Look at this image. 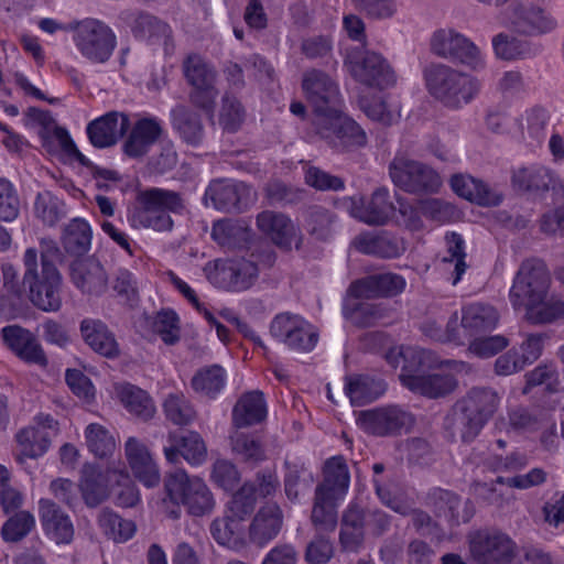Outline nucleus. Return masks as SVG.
<instances>
[{
  "label": "nucleus",
  "instance_id": "f257e3e1",
  "mask_svg": "<svg viewBox=\"0 0 564 564\" xmlns=\"http://www.w3.org/2000/svg\"><path fill=\"white\" fill-rule=\"evenodd\" d=\"M186 202L180 192L150 187L137 194L135 203L129 210L128 221L132 228L171 232L174 228L172 215H182Z\"/></svg>",
  "mask_w": 564,
  "mask_h": 564
},
{
  "label": "nucleus",
  "instance_id": "f03ea898",
  "mask_svg": "<svg viewBox=\"0 0 564 564\" xmlns=\"http://www.w3.org/2000/svg\"><path fill=\"white\" fill-rule=\"evenodd\" d=\"M424 79L430 95L452 110L470 104L481 89L479 79L444 64L427 67Z\"/></svg>",
  "mask_w": 564,
  "mask_h": 564
},
{
  "label": "nucleus",
  "instance_id": "7ed1b4c3",
  "mask_svg": "<svg viewBox=\"0 0 564 564\" xmlns=\"http://www.w3.org/2000/svg\"><path fill=\"white\" fill-rule=\"evenodd\" d=\"M24 299L41 311L57 312L62 307L63 278L57 267L39 269L37 249L28 248L22 257Z\"/></svg>",
  "mask_w": 564,
  "mask_h": 564
},
{
  "label": "nucleus",
  "instance_id": "20e7f679",
  "mask_svg": "<svg viewBox=\"0 0 564 564\" xmlns=\"http://www.w3.org/2000/svg\"><path fill=\"white\" fill-rule=\"evenodd\" d=\"M499 404L500 397L495 390L473 388L456 402L453 415L447 421L464 443H470L492 417Z\"/></svg>",
  "mask_w": 564,
  "mask_h": 564
},
{
  "label": "nucleus",
  "instance_id": "39448f33",
  "mask_svg": "<svg viewBox=\"0 0 564 564\" xmlns=\"http://www.w3.org/2000/svg\"><path fill=\"white\" fill-rule=\"evenodd\" d=\"M164 488L169 500L175 505V508L170 511V516L174 519L180 517V505L195 517L210 513L215 507L214 496L206 482L199 477H191L184 469L169 474Z\"/></svg>",
  "mask_w": 564,
  "mask_h": 564
},
{
  "label": "nucleus",
  "instance_id": "423d86ee",
  "mask_svg": "<svg viewBox=\"0 0 564 564\" xmlns=\"http://www.w3.org/2000/svg\"><path fill=\"white\" fill-rule=\"evenodd\" d=\"M389 175L397 187L410 194H433L442 185L435 170L403 153H397L389 163Z\"/></svg>",
  "mask_w": 564,
  "mask_h": 564
},
{
  "label": "nucleus",
  "instance_id": "0eeeda50",
  "mask_svg": "<svg viewBox=\"0 0 564 564\" xmlns=\"http://www.w3.org/2000/svg\"><path fill=\"white\" fill-rule=\"evenodd\" d=\"M73 41L80 54L93 63L104 64L111 57L117 36L105 22L87 18L74 23Z\"/></svg>",
  "mask_w": 564,
  "mask_h": 564
},
{
  "label": "nucleus",
  "instance_id": "6e6552de",
  "mask_svg": "<svg viewBox=\"0 0 564 564\" xmlns=\"http://www.w3.org/2000/svg\"><path fill=\"white\" fill-rule=\"evenodd\" d=\"M551 285V275L543 261L539 259L524 260L509 292V299L514 310L527 308L540 296H546Z\"/></svg>",
  "mask_w": 564,
  "mask_h": 564
},
{
  "label": "nucleus",
  "instance_id": "1a4fd4ad",
  "mask_svg": "<svg viewBox=\"0 0 564 564\" xmlns=\"http://www.w3.org/2000/svg\"><path fill=\"white\" fill-rule=\"evenodd\" d=\"M351 76L359 83L380 89L395 83V75L388 61L372 51L354 47L347 51L345 58Z\"/></svg>",
  "mask_w": 564,
  "mask_h": 564
},
{
  "label": "nucleus",
  "instance_id": "9d476101",
  "mask_svg": "<svg viewBox=\"0 0 564 564\" xmlns=\"http://www.w3.org/2000/svg\"><path fill=\"white\" fill-rule=\"evenodd\" d=\"M313 124L316 133L336 151H348L367 143L364 129L355 120L345 116L341 107L337 109L336 113L314 119Z\"/></svg>",
  "mask_w": 564,
  "mask_h": 564
},
{
  "label": "nucleus",
  "instance_id": "9b49d317",
  "mask_svg": "<svg viewBox=\"0 0 564 564\" xmlns=\"http://www.w3.org/2000/svg\"><path fill=\"white\" fill-rule=\"evenodd\" d=\"M270 335L288 348L300 351H312L318 334L314 326L299 314L283 312L276 314L270 323Z\"/></svg>",
  "mask_w": 564,
  "mask_h": 564
},
{
  "label": "nucleus",
  "instance_id": "f8f14e48",
  "mask_svg": "<svg viewBox=\"0 0 564 564\" xmlns=\"http://www.w3.org/2000/svg\"><path fill=\"white\" fill-rule=\"evenodd\" d=\"M505 25L521 35L541 36L553 32L557 21L545 8L516 2L506 10Z\"/></svg>",
  "mask_w": 564,
  "mask_h": 564
},
{
  "label": "nucleus",
  "instance_id": "ddd939ff",
  "mask_svg": "<svg viewBox=\"0 0 564 564\" xmlns=\"http://www.w3.org/2000/svg\"><path fill=\"white\" fill-rule=\"evenodd\" d=\"M182 68L186 82L193 87L189 95L192 104L206 112L213 111L217 97L214 68L197 54L188 55Z\"/></svg>",
  "mask_w": 564,
  "mask_h": 564
},
{
  "label": "nucleus",
  "instance_id": "4468645a",
  "mask_svg": "<svg viewBox=\"0 0 564 564\" xmlns=\"http://www.w3.org/2000/svg\"><path fill=\"white\" fill-rule=\"evenodd\" d=\"M302 89L307 102L312 106L315 119L328 113H336L341 107L339 87L330 76L318 69L304 73Z\"/></svg>",
  "mask_w": 564,
  "mask_h": 564
},
{
  "label": "nucleus",
  "instance_id": "2eb2a0df",
  "mask_svg": "<svg viewBox=\"0 0 564 564\" xmlns=\"http://www.w3.org/2000/svg\"><path fill=\"white\" fill-rule=\"evenodd\" d=\"M361 429L376 436H392L408 432L414 424V416L399 405H387L360 412Z\"/></svg>",
  "mask_w": 564,
  "mask_h": 564
},
{
  "label": "nucleus",
  "instance_id": "dca6fc26",
  "mask_svg": "<svg viewBox=\"0 0 564 564\" xmlns=\"http://www.w3.org/2000/svg\"><path fill=\"white\" fill-rule=\"evenodd\" d=\"M431 48L437 56L458 61L473 69L485 66L480 50L469 39L451 29L436 31L431 40Z\"/></svg>",
  "mask_w": 564,
  "mask_h": 564
},
{
  "label": "nucleus",
  "instance_id": "f3484780",
  "mask_svg": "<svg viewBox=\"0 0 564 564\" xmlns=\"http://www.w3.org/2000/svg\"><path fill=\"white\" fill-rule=\"evenodd\" d=\"M343 205L352 218L369 226L387 224L395 209L390 200L389 191L384 187L377 188L369 197H346Z\"/></svg>",
  "mask_w": 564,
  "mask_h": 564
},
{
  "label": "nucleus",
  "instance_id": "a211bd4d",
  "mask_svg": "<svg viewBox=\"0 0 564 564\" xmlns=\"http://www.w3.org/2000/svg\"><path fill=\"white\" fill-rule=\"evenodd\" d=\"M259 268L253 260H216L207 273L208 280L218 288L240 292L248 290L258 279Z\"/></svg>",
  "mask_w": 564,
  "mask_h": 564
},
{
  "label": "nucleus",
  "instance_id": "6ab92c4d",
  "mask_svg": "<svg viewBox=\"0 0 564 564\" xmlns=\"http://www.w3.org/2000/svg\"><path fill=\"white\" fill-rule=\"evenodd\" d=\"M469 549L480 564H511L516 543L501 532L478 531L470 536Z\"/></svg>",
  "mask_w": 564,
  "mask_h": 564
},
{
  "label": "nucleus",
  "instance_id": "aec40b11",
  "mask_svg": "<svg viewBox=\"0 0 564 564\" xmlns=\"http://www.w3.org/2000/svg\"><path fill=\"white\" fill-rule=\"evenodd\" d=\"M122 18L130 25L135 39L151 46H162L167 55L173 53L172 30L167 23L145 12L127 11L122 13Z\"/></svg>",
  "mask_w": 564,
  "mask_h": 564
},
{
  "label": "nucleus",
  "instance_id": "412c9836",
  "mask_svg": "<svg viewBox=\"0 0 564 564\" xmlns=\"http://www.w3.org/2000/svg\"><path fill=\"white\" fill-rule=\"evenodd\" d=\"M122 143V152L130 159H140L147 155L152 147L164 134L163 121L154 116L138 119L130 126Z\"/></svg>",
  "mask_w": 564,
  "mask_h": 564
},
{
  "label": "nucleus",
  "instance_id": "4be33fe9",
  "mask_svg": "<svg viewBox=\"0 0 564 564\" xmlns=\"http://www.w3.org/2000/svg\"><path fill=\"white\" fill-rule=\"evenodd\" d=\"M69 276L74 286L84 295L98 297L108 290V274L94 257L73 261Z\"/></svg>",
  "mask_w": 564,
  "mask_h": 564
},
{
  "label": "nucleus",
  "instance_id": "5701e85b",
  "mask_svg": "<svg viewBox=\"0 0 564 564\" xmlns=\"http://www.w3.org/2000/svg\"><path fill=\"white\" fill-rule=\"evenodd\" d=\"M130 118L120 111H109L94 120L86 127L89 142L97 149L113 147L128 132Z\"/></svg>",
  "mask_w": 564,
  "mask_h": 564
},
{
  "label": "nucleus",
  "instance_id": "b1692460",
  "mask_svg": "<svg viewBox=\"0 0 564 564\" xmlns=\"http://www.w3.org/2000/svg\"><path fill=\"white\" fill-rule=\"evenodd\" d=\"M163 452L166 460L171 464L180 463L183 457L189 465L199 466L207 458V447L203 437L193 431L183 435L170 433Z\"/></svg>",
  "mask_w": 564,
  "mask_h": 564
},
{
  "label": "nucleus",
  "instance_id": "393cba45",
  "mask_svg": "<svg viewBox=\"0 0 564 564\" xmlns=\"http://www.w3.org/2000/svg\"><path fill=\"white\" fill-rule=\"evenodd\" d=\"M249 188L245 183L213 181L205 191L204 202L223 212H241L247 206Z\"/></svg>",
  "mask_w": 564,
  "mask_h": 564
},
{
  "label": "nucleus",
  "instance_id": "a878e982",
  "mask_svg": "<svg viewBox=\"0 0 564 564\" xmlns=\"http://www.w3.org/2000/svg\"><path fill=\"white\" fill-rule=\"evenodd\" d=\"M406 282L397 273L371 274L352 282L348 289L355 299H377L395 296L403 292Z\"/></svg>",
  "mask_w": 564,
  "mask_h": 564
},
{
  "label": "nucleus",
  "instance_id": "bb28decb",
  "mask_svg": "<svg viewBox=\"0 0 564 564\" xmlns=\"http://www.w3.org/2000/svg\"><path fill=\"white\" fill-rule=\"evenodd\" d=\"M1 337L6 346L21 360L42 367L47 365L41 344L30 330L19 325H8L1 329Z\"/></svg>",
  "mask_w": 564,
  "mask_h": 564
},
{
  "label": "nucleus",
  "instance_id": "cd10ccee",
  "mask_svg": "<svg viewBox=\"0 0 564 564\" xmlns=\"http://www.w3.org/2000/svg\"><path fill=\"white\" fill-rule=\"evenodd\" d=\"M323 479L316 486L315 492L334 501H343L350 485V473L343 455L327 458L324 463Z\"/></svg>",
  "mask_w": 564,
  "mask_h": 564
},
{
  "label": "nucleus",
  "instance_id": "c85d7f7f",
  "mask_svg": "<svg viewBox=\"0 0 564 564\" xmlns=\"http://www.w3.org/2000/svg\"><path fill=\"white\" fill-rule=\"evenodd\" d=\"M420 329L426 337L436 341H456L458 336V314L448 306H431Z\"/></svg>",
  "mask_w": 564,
  "mask_h": 564
},
{
  "label": "nucleus",
  "instance_id": "c756f323",
  "mask_svg": "<svg viewBox=\"0 0 564 564\" xmlns=\"http://www.w3.org/2000/svg\"><path fill=\"white\" fill-rule=\"evenodd\" d=\"M40 521L44 533L57 544H67L73 540V523L58 505L50 499L39 500Z\"/></svg>",
  "mask_w": 564,
  "mask_h": 564
},
{
  "label": "nucleus",
  "instance_id": "7c9ffc66",
  "mask_svg": "<svg viewBox=\"0 0 564 564\" xmlns=\"http://www.w3.org/2000/svg\"><path fill=\"white\" fill-rule=\"evenodd\" d=\"M124 453L134 477L151 488L159 484L160 471L149 448L138 438L131 436L126 441Z\"/></svg>",
  "mask_w": 564,
  "mask_h": 564
},
{
  "label": "nucleus",
  "instance_id": "2f4dec72",
  "mask_svg": "<svg viewBox=\"0 0 564 564\" xmlns=\"http://www.w3.org/2000/svg\"><path fill=\"white\" fill-rule=\"evenodd\" d=\"M399 378L404 387L429 398L444 397L457 387L455 377L449 373L415 375L404 367Z\"/></svg>",
  "mask_w": 564,
  "mask_h": 564
},
{
  "label": "nucleus",
  "instance_id": "473e14b6",
  "mask_svg": "<svg viewBox=\"0 0 564 564\" xmlns=\"http://www.w3.org/2000/svg\"><path fill=\"white\" fill-rule=\"evenodd\" d=\"M257 226L271 241L285 250L292 248L299 236V229L284 214L273 210H263L257 216Z\"/></svg>",
  "mask_w": 564,
  "mask_h": 564
},
{
  "label": "nucleus",
  "instance_id": "72a5a7b5",
  "mask_svg": "<svg viewBox=\"0 0 564 564\" xmlns=\"http://www.w3.org/2000/svg\"><path fill=\"white\" fill-rule=\"evenodd\" d=\"M511 185L518 192L542 194L549 192L551 186L556 189L555 174L551 169L533 163L514 169Z\"/></svg>",
  "mask_w": 564,
  "mask_h": 564
},
{
  "label": "nucleus",
  "instance_id": "f704fd0d",
  "mask_svg": "<svg viewBox=\"0 0 564 564\" xmlns=\"http://www.w3.org/2000/svg\"><path fill=\"white\" fill-rule=\"evenodd\" d=\"M367 532V508L351 501L344 510L339 541L346 551L356 552L362 545Z\"/></svg>",
  "mask_w": 564,
  "mask_h": 564
},
{
  "label": "nucleus",
  "instance_id": "c9c22d12",
  "mask_svg": "<svg viewBox=\"0 0 564 564\" xmlns=\"http://www.w3.org/2000/svg\"><path fill=\"white\" fill-rule=\"evenodd\" d=\"M354 246L364 254L382 259L399 258L406 250L403 239L388 231H382L378 235L360 234L354 239Z\"/></svg>",
  "mask_w": 564,
  "mask_h": 564
},
{
  "label": "nucleus",
  "instance_id": "e433bc0d",
  "mask_svg": "<svg viewBox=\"0 0 564 564\" xmlns=\"http://www.w3.org/2000/svg\"><path fill=\"white\" fill-rule=\"evenodd\" d=\"M283 524V513L279 505L265 503L262 506L249 525V539L258 545L264 546L275 539Z\"/></svg>",
  "mask_w": 564,
  "mask_h": 564
},
{
  "label": "nucleus",
  "instance_id": "4c0bfd02",
  "mask_svg": "<svg viewBox=\"0 0 564 564\" xmlns=\"http://www.w3.org/2000/svg\"><path fill=\"white\" fill-rule=\"evenodd\" d=\"M80 333L85 343L97 354L106 358L120 355L115 334L100 319L85 318L80 323Z\"/></svg>",
  "mask_w": 564,
  "mask_h": 564
},
{
  "label": "nucleus",
  "instance_id": "58836bf2",
  "mask_svg": "<svg viewBox=\"0 0 564 564\" xmlns=\"http://www.w3.org/2000/svg\"><path fill=\"white\" fill-rule=\"evenodd\" d=\"M171 124L180 139L189 147L198 148L205 140V128L198 113L177 105L171 110Z\"/></svg>",
  "mask_w": 564,
  "mask_h": 564
},
{
  "label": "nucleus",
  "instance_id": "ea45409f",
  "mask_svg": "<svg viewBox=\"0 0 564 564\" xmlns=\"http://www.w3.org/2000/svg\"><path fill=\"white\" fill-rule=\"evenodd\" d=\"M267 402L263 392L253 390L243 393L232 409V423L236 427H248L261 423L267 417Z\"/></svg>",
  "mask_w": 564,
  "mask_h": 564
},
{
  "label": "nucleus",
  "instance_id": "a19ab883",
  "mask_svg": "<svg viewBox=\"0 0 564 564\" xmlns=\"http://www.w3.org/2000/svg\"><path fill=\"white\" fill-rule=\"evenodd\" d=\"M499 322L497 310L487 303L474 302L462 308V327L469 336L494 330Z\"/></svg>",
  "mask_w": 564,
  "mask_h": 564
},
{
  "label": "nucleus",
  "instance_id": "79ce46f5",
  "mask_svg": "<svg viewBox=\"0 0 564 564\" xmlns=\"http://www.w3.org/2000/svg\"><path fill=\"white\" fill-rule=\"evenodd\" d=\"M113 393L132 415L143 421H148L154 415L155 406L152 399L139 387L128 382L115 383Z\"/></svg>",
  "mask_w": 564,
  "mask_h": 564
},
{
  "label": "nucleus",
  "instance_id": "37998d69",
  "mask_svg": "<svg viewBox=\"0 0 564 564\" xmlns=\"http://www.w3.org/2000/svg\"><path fill=\"white\" fill-rule=\"evenodd\" d=\"M387 390L382 379L369 375H354L346 378L345 392L352 405L361 406L379 399Z\"/></svg>",
  "mask_w": 564,
  "mask_h": 564
},
{
  "label": "nucleus",
  "instance_id": "c03bdc74",
  "mask_svg": "<svg viewBox=\"0 0 564 564\" xmlns=\"http://www.w3.org/2000/svg\"><path fill=\"white\" fill-rule=\"evenodd\" d=\"M227 384V372L220 365L199 368L191 379L195 393L208 400H215Z\"/></svg>",
  "mask_w": 564,
  "mask_h": 564
},
{
  "label": "nucleus",
  "instance_id": "a18cd8bd",
  "mask_svg": "<svg viewBox=\"0 0 564 564\" xmlns=\"http://www.w3.org/2000/svg\"><path fill=\"white\" fill-rule=\"evenodd\" d=\"M210 236L223 249L236 251L249 248L251 231L238 223L223 219L214 223Z\"/></svg>",
  "mask_w": 564,
  "mask_h": 564
},
{
  "label": "nucleus",
  "instance_id": "49530a36",
  "mask_svg": "<svg viewBox=\"0 0 564 564\" xmlns=\"http://www.w3.org/2000/svg\"><path fill=\"white\" fill-rule=\"evenodd\" d=\"M492 48L496 56L503 61L530 58L541 52L539 44L518 39L503 32L494 36Z\"/></svg>",
  "mask_w": 564,
  "mask_h": 564
},
{
  "label": "nucleus",
  "instance_id": "de8ad7c7",
  "mask_svg": "<svg viewBox=\"0 0 564 564\" xmlns=\"http://www.w3.org/2000/svg\"><path fill=\"white\" fill-rule=\"evenodd\" d=\"M54 135L58 140V143L62 150L73 159H75L80 165L89 167L91 170V174L94 178L98 182L99 187L106 186V184H101L100 181H110L118 182L120 181V175L115 170L104 169L97 166L90 162L76 147L73 139L70 138L68 131L62 127L54 128Z\"/></svg>",
  "mask_w": 564,
  "mask_h": 564
},
{
  "label": "nucleus",
  "instance_id": "09e8293b",
  "mask_svg": "<svg viewBox=\"0 0 564 564\" xmlns=\"http://www.w3.org/2000/svg\"><path fill=\"white\" fill-rule=\"evenodd\" d=\"M314 484L312 470L303 463L284 462L283 487L286 498L296 502L300 496L311 489Z\"/></svg>",
  "mask_w": 564,
  "mask_h": 564
},
{
  "label": "nucleus",
  "instance_id": "8fccbe9b",
  "mask_svg": "<svg viewBox=\"0 0 564 564\" xmlns=\"http://www.w3.org/2000/svg\"><path fill=\"white\" fill-rule=\"evenodd\" d=\"M429 503L434 507L438 516H444L448 521L454 524H458L460 521L467 522L471 514L465 510L464 514L459 513V507L462 505L460 498L449 491L442 488H434L429 492ZM468 502H465V509H467Z\"/></svg>",
  "mask_w": 564,
  "mask_h": 564
},
{
  "label": "nucleus",
  "instance_id": "3c124183",
  "mask_svg": "<svg viewBox=\"0 0 564 564\" xmlns=\"http://www.w3.org/2000/svg\"><path fill=\"white\" fill-rule=\"evenodd\" d=\"M452 189L460 197L479 205L497 204L487 185L469 175H454L451 178Z\"/></svg>",
  "mask_w": 564,
  "mask_h": 564
},
{
  "label": "nucleus",
  "instance_id": "603ef678",
  "mask_svg": "<svg viewBox=\"0 0 564 564\" xmlns=\"http://www.w3.org/2000/svg\"><path fill=\"white\" fill-rule=\"evenodd\" d=\"M91 237L89 224L84 219L75 218L64 229L63 247L69 254L82 256L89 250Z\"/></svg>",
  "mask_w": 564,
  "mask_h": 564
},
{
  "label": "nucleus",
  "instance_id": "864d4df0",
  "mask_svg": "<svg viewBox=\"0 0 564 564\" xmlns=\"http://www.w3.org/2000/svg\"><path fill=\"white\" fill-rule=\"evenodd\" d=\"M20 454L28 458H37L44 455L51 445V434L33 425L23 427L15 435Z\"/></svg>",
  "mask_w": 564,
  "mask_h": 564
},
{
  "label": "nucleus",
  "instance_id": "5fc2aeb1",
  "mask_svg": "<svg viewBox=\"0 0 564 564\" xmlns=\"http://www.w3.org/2000/svg\"><path fill=\"white\" fill-rule=\"evenodd\" d=\"M80 491L87 506L96 507L108 497L107 476L96 467H85L80 480Z\"/></svg>",
  "mask_w": 564,
  "mask_h": 564
},
{
  "label": "nucleus",
  "instance_id": "6e6d98bb",
  "mask_svg": "<svg viewBox=\"0 0 564 564\" xmlns=\"http://www.w3.org/2000/svg\"><path fill=\"white\" fill-rule=\"evenodd\" d=\"M98 525L108 539L117 543L130 540L137 529L133 521L121 518L118 513L108 508L100 511Z\"/></svg>",
  "mask_w": 564,
  "mask_h": 564
},
{
  "label": "nucleus",
  "instance_id": "4d7b16f0",
  "mask_svg": "<svg viewBox=\"0 0 564 564\" xmlns=\"http://www.w3.org/2000/svg\"><path fill=\"white\" fill-rule=\"evenodd\" d=\"M240 522L226 512L223 518H217L212 522L210 534L219 545L236 551L241 550L245 546V542L240 533Z\"/></svg>",
  "mask_w": 564,
  "mask_h": 564
},
{
  "label": "nucleus",
  "instance_id": "13d9d810",
  "mask_svg": "<svg viewBox=\"0 0 564 564\" xmlns=\"http://www.w3.org/2000/svg\"><path fill=\"white\" fill-rule=\"evenodd\" d=\"M564 316V302L555 296H540L525 308V318L532 324H550Z\"/></svg>",
  "mask_w": 564,
  "mask_h": 564
},
{
  "label": "nucleus",
  "instance_id": "bf43d9fd",
  "mask_svg": "<svg viewBox=\"0 0 564 564\" xmlns=\"http://www.w3.org/2000/svg\"><path fill=\"white\" fill-rule=\"evenodd\" d=\"M166 420L174 425H188L196 417V410L191 400L182 392L169 393L163 401Z\"/></svg>",
  "mask_w": 564,
  "mask_h": 564
},
{
  "label": "nucleus",
  "instance_id": "052dcab7",
  "mask_svg": "<svg viewBox=\"0 0 564 564\" xmlns=\"http://www.w3.org/2000/svg\"><path fill=\"white\" fill-rule=\"evenodd\" d=\"M35 528L34 516L26 510L14 512L3 523L1 528V538L8 543H18L26 538Z\"/></svg>",
  "mask_w": 564,
  "mask_h": 564
},
{
  "label": "nucleus",
  "instance_id": "680f3d73",
  "mask_svg": "<svg viewBox=\"0 0 564 564\" xmlns=\"http://www.w3.org/2000/svg\"><path fill=\"white\" fill-rule=\"evenodd\" d=\"M334 501L322 495L314 494L311 521L318 531H334L337 525V507Z\"/></svg>",
  "mask_w": 564,
  "mask_h": 564
},
{
  "label": "nucleus",
  "instance_id": "e2e57ef3",
  "mask_svg": "<svg viewBox=\"0 0 564 564\" xmlns=\"http://www.w3.org/2000/svg\"><path fill=\"white\" fill-rule=\"evenodd\" d=\"M257 505L256 485L245 482L227 503L226 512L231 518L245 521L254 511Z\"/></svg>",
  "mask_w": 564,
  "mask_h": 564
},
{
  "label": "nucleus",
  "instance_id": "0e129e2a",
  "mask_svg": "<svg viewBox=\"0 0 564 564\" xmlns=\"http://www.w3.org/2000/svg\"><path fill=\"white\" fill-rule=\"evenodd\" d=\"M86 445L96 457L104 458L112 455L116 441L111 433L101 424L90 423L85 429Z\"/></svg>",
  "mask_w": 564,
  "mask_h": 564
},
{
  "label": "nucleus",
  "instance_id": "69168bd1",
  "mask_svg": "<svg viewBox=\"0 0 564 564\" xmlns=\"http://www.w3.org/2000/svg\"><path fill=\"white\" fill-rule=\"evenodd\" d=\"M64 204L50 191L37 193L34 200V214L45 225L54 226L64 215Z\"/></svg>",
  "mask_w": 564,
  "mask_h": 564
},
{
  "label": "nucleus",
  "instance_id": "338daca9",
  "mask_svg": "<svg viewBox=\"0 0 564 564\" xmlns=\"http://www.w3.org/2000/svg\"><path fill=\"white\" fill-rule=\"evenodd\" d=\"M445 241L446 254L443 257L442 261L445 263H454L455 276L453 284L455 285L459 282L467 268L465 262V242L462 236L456 232L446 234Z\"/></svg>",
  "mask_w": 564,
  "mask_h": 564
},
{
  "label": "nucleus",
  "instance_id": "774afa93",
  "mask_svg": "<svg viewBox=\"0 0 564 564\" xmlns=\"http://www.w3.org/2000/svg\"><path fill=\"white\" fill-rule=\"evenodd\" d=\"M361 108L368 118L386 126L392 124L400 117L399 106L390 104L382 97L364 100Z\"/></svg>",
  "mask_w": 564,
  "mask_h": 564
}]
</instances>
